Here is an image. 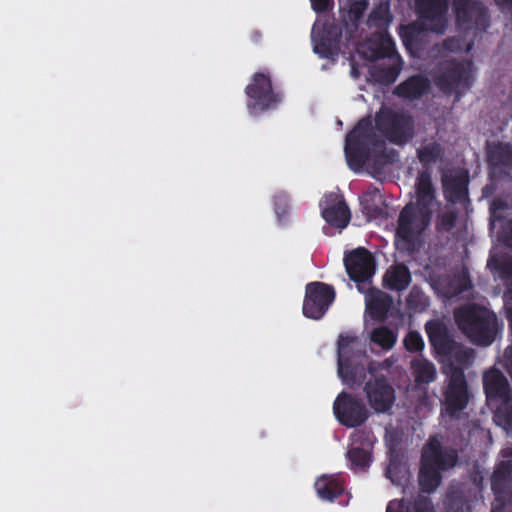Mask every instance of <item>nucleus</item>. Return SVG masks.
I'll use <instances>...</instances> for the list:
<instances>
[{"instance_id": "obj_35", "label": "nucleus", "mask_w": 512, "mask_h": 512, "mask_svg": "<svg viewBox=\"0 0 512 512\" xmlns=\"http://www.w3.org/2000/svg\"><path fill=\"white\" fill-rule=\"evenodd\" d=\"M497 422L504 427L507 431H512V409L504 414L498 410L496 414Z\"/></svg>"}, {"instance_id": "obj_6", "label": "nucleus", "mask_w": 512, "mask_h": 512, "mask_svg": "<svg viewBox=\"0 0 512 512\" xmlns=\"http://www.w3.org/2000/svg\"><path fill=\"white\" fill-rule=\"evenodd\" d=\"M372 124L361 120L346 137L345 155L349 167L359 171L367 160V147L371 138Z\"/></svg>"}, {"instance_id": "obj_41", "label": "nucleus", "mask_w": 512, "mask_h": 512, "mask_svg": "<svg viewBox=\"0 0 512 512\" xmlns=\"http://www.w3.org/2000/svg\"><path fill=\"white\" fill-rule=\"evenodd\" d=\"M488 267L491 270H498L500 268L498 262L495 260V258L493 256L488 261Z\"/></svg>"}, {"instance_id": "obj_3", "label": "nucleus", "mask_w": 512, "mask_h": 512, "mask_svg": "<svg viewBox=\"0 0 512 512\" xmlns=\"http://www.w3.org/2000/svg\"><path fill=\"white\" fill-rule=\"evenodd\" d=\"M455 317L460 329L473 342L480 345H489L493 341L498 323L496 316L489 310L477 306H468L459 309Z\"/></svg>"}, {"instance_id": "obj_12", "label": "nucleus", "mask_w": 512, "mask_h": 512, "mask_svg": "<svg viewBox=\"0 0 512 512\" xmlns=\"http://www.w3.org/2000/svg\"><path fill=\"white\" fill-rule=\"evenodd\" d=\"M346 271L350 278L360 283H366L375 272L372 255L363 248H358L344 258Z\"/></svg>"}, {"instance_id": "obj_31", "label": "nucleus", "mask_w": 512, "mask_h": 512, "mask_svg": "<svg viewBox=\"0 0 512 512\" xmlns=\"http://www.w3.org/2000/svg\"><path fill=\"white\" fill-rule=\"evenodd\" d=\"M348 457L354 467L365 468L371 462V456L368 451L358 448L351 449L348 452Z\"/></svg>"}, {"instance_id": "obj_44", "label": "nucleus", "mask_w": 512, "mask_h": 512, "mask_svg": "<svg viewBox=\"0 0 512 512\" xmlns=\"http://www.w3.org/2000/svg\"><path fill=\"white\" fill-rule=\"evenodd\" d=\"M351 75H352V77H354V78H357V77H358V75H359L358 70H357L354 66H353V67H352V69H351Z\"/></svg>"}, {"instance_id": "obj_10", "label": "nucleus", "mask_w": 512, "mask_h": 512, "mask_svg": "<svg viewBox=\"0 0 512 512\" xmlns=\"http://www.w3.org/2000/svg\"><path fill=\"white\" fill-rule=\"evenodd\" d=\"M246 93L250 98L248 107L252 114L270 108L277 101L272 92L269 77L262 73L253 76L250 84L246 87Z\"/></svg>"}, {"instance_id": "obj_32", "label": "nucleus", "mask_w": 512, "mask_h": 512, "mask_svg": "<svg viewBox=\"0 0 512 512\" xmlns=\"http://www.w3.org/2000/svg\"><path fill=\"white\" fill-rule=\"evenodd\" d=\"M407 476V468L404 464L391 462L388 470L387 477L396 484H400L401 481Z\"/></svg>"}, {"instance_id": "obj_37", "label": "nucleus", "mask_w": 512, "mask_h": 512, "mask_svg": "<svg viewBox=\"0 0 512 512\" xmlns=\"http://www.w3.org/2000/svg\"><path fill=\"white\" fill-rule=\"evenodd\" d=\"M310 1H311L313 10L316 12H321V11L326 10L331 4V0H310Z\"/></svg>"}, {"instance_id": "obj_19", "label": "nucleus", "mask_w": 512, "mask_h": 512, "mask_svg": "<svg viewBox=\"0 0 512 512\" xmlns=\"http://www.w3.org/2000/svg\"><path fill=\"white\" fill-rule=\"evenodd\" d=\"M314 486L318 497L324 501L332 502L342 492L336 475H322L316 479Z\"/></svg>"}, {"instance_id": "obj_1", "label": "nucleus", "mask_w": 512, "mask_h": 512, "mask_svg": "<svg viewBox=\"0 0 512 512\" xmlns=\"http://www.w3.org/2000/svg\"><path fill=\"white\" fill-rule=\"evenodd\" d=\"M367 359L361 350L359 339L351 333H343L338 341V375L348 386L360 384L366 378Z\"/></svg>"}, {"instance_id": "obj_47", "label": "nucleus", "mask_w": 512, "mask_h": 512, "mask_svg": "<svg viewBox=\"0 0 512 512\" xmlns=\"http://www.w3.org/2000/svg\"><path fill=\"white\" fill-rule=\"evenodd\" d=\"M381 118H382V116H381V115H379V116L377 117V122H378V124H379V125H381Z\"/></svg>"}, {"instance_id": "obj_45", "label": "nucleus", "mask_w": 512, "mask_h": 512, "mask_svg": "<svg viewBox=\"0 0 512 512\" xmlns=\"http://www.w3.org/2000/svg\"><path fill=\"white\" fill-rule=\"evenodd\" d=\"M391 364H392V360L387 359L386 361H384V362L382 363V366L389 367Z\"/></svg>"}, {"instance_id": "obj_38", "label": "nucleus", "mask_w": 512, "mask_h": 512, "mask_svg": "<svg viewBox=\"0 0 512 512\" xmlns=\"http://www.w3.org/2000/svg\"><path fill=\"white\" fill-rule=\"evenodd\" d=\"M495 2L502 12L512 15V0H495Z\"/></svg>"}, {"instance_id": "obj_15", "label": "nucleus", "mask_w": 512, "mask_h": 512, "mask_svg": "<svg viewBox=\"0 0 512 512\" xmlns=\"http://www.w3.org/2000/svg\"><path fill=\"white\" fill-rule=\"evenodd\" d=\"M409 205H413L418 213L427 214L429 219H431V215L438 210L439 204L435 197V190L427 174H421L419 176L416 184L415 202Z\"/></svg>"}, {"instance_id": "obj_5", "label": "nucleus", "mask_w": 512, "mask_h": 512, "mask_svg": "<svg viewBox=\"0 0 512 512\" xmlns=\"http://www.w3.org/2000/svg\"><path fill=\"white\" fill-rule=\"evenodd\" d=\"M395 244L399 250L412 251L420 243L422 233L430 219L427 214L418 213L413 205H407L399 216Z\"/></svg>"}, {"instance_id": "obj_43", "label": "nucleus", "mask_w": 512, "mask_h": 512, "mask_svg": "<svg viewBox=\"0 0 512 512\" xmlns=\"http://www.w3.org/2000/svg\"><path fill=\"white\" fill-rule=\"evenodd\" d=\"M349 1H350V0H339L340 8H341L342 10H345V9H346V6L349 4Z\"/></svg>"}, {"instance_id": "obj_36", "label": "nucleus", "mask_w": 512, "mask_h": 512, "mask_svg": "<svg viewBox=\"0 0 512 512\" xmlns=\"http://www.w3.org/2000/svg\"><path fill=\"white\" fill-rule=\"evenodd\" d=\"M440 153L438 145L426 146L420 153V157L424 161H429L434 157H437Z\"/></svg>"}, {"instance_id": "obj_29", "label": "nucleus", "mask_w": 512, "mask_h": 512, "mask_svg": "<svg viewBox=\"0 0 512 512\" xmlns=\"http://www.w3.org/2000/svg\"><path fill=\"white\" fill-rule=\"evenodd\" d=\"M488 157L493 165L512 164V154L508 145L498 144L489 146Z\"/></svg>"}, {"instance_id": "obj_8", "label": "nucleus", "mask_w": 512, "mask_h": 512, "mask_svg": "<svg viewBox=\"0 0 512 512\" xmlns=\"http://www.w3.org/2000/svg\"><path fill=\"white\" fill-rule=\"evenodd\" d=\"M337 420L347 426L356 427L364 423L369 415L367 408L357 399L346 393L337 396L333 405Z\"/></svg>"}, {"instance_id": "obj_33", "label": "nucleus", "mask_w": 512, "mask_h": 512, "mask_svg": "<svg viewBox=\"0 0 512 512\" xmlns=\"http://www.w3.org/2000/svg\"><path fill=\"white\" fill-rule=\"evenodd\" d=\"M404 345L407 350L417 352L423 349L424 342L418 332L410 331L404 338Z\"/></svg>"}, {"instance_id": "obj_2", "label": "nucleus", "mask_w": 512, "mask_h": 512, "mask_svg": "<svg viewBox=\"0 0 512 512\" xmlns=\"http://www.w3.org/2000/svg\"><path fill=\"white\" fill-rule=\"evenodd\" d=\"M392 19L389 1L380 0L373 5L368 25L371 29H375L376 38L361 44L357 49L358 54L368 60H373L391 50L392 42L386 31Z\"/></svg>"}, {"instance_id": "obj_26", "label": "nucleus", "mask_w": 512, "mask_h": 512, "mask_svg": "<svg viewBox=\"0 0 512 512\" xmlns=\"http://www.w3.org/2000/svg\"><path fill=\"white\" fill-rule=\"evenodd\" d=\"M412 373L417 383H430L436 377L434 365L424 359H416L411 365Z\"/></svg>"}, {"instance_id": "obj_4", "label": "nucleus", "mask_w": 512, "mask_h": 512, "mask_svg": "<svg viewBox=\"0 0 512 512\" xmlns=\"http://www.w3.org/2000/svg\"><path fill=\"white\" fill-rule=\"evenodd\" d=\"M453 451L441 450V443L437 437L430 439L422 455V466L419 473V483L426 492L435 490L440 484V472L455 464Z\"/></svg>"}, {"instance_id": "obj_28", "label": "nucleus", "mask_w": 512, "mask_h": 512, "mask_svg": "<svg viewBox=\"0 0 512 512\" xmlns=\"http://www.w3.org/2000/svg\"><path fill=\"white\" fill-rule=\"evenodd\" d=\"M426 332L431 343L435 347L442 348L446 341V328L444 324L438 320H432L426 324Z\"/></svg>"}, {"instance_id": "obj_14", "label": "nucleus", "mask_w": 512, "mask_h": 512, "mask_svg": "<svg viewBox=\"0 0 512 512\" xmlns=\"http://www.w3.org/2000/svg\"><path fill=\"white\" fill-rule=\"evenodd\" d=\"M322 216L326 222L343 229L350 220V212L342 198L336 193L325 195L321 201Z\"/></svg>"}, {"instance_id": "obj_39", "label": "nucleus", "mask_w": 512, "mask_h": 512, "mask_svg": "<svg viewBox=\"0 0 512 512\" xmlns=\"http://www.w3.org/2000/svg\"><path fill=\"white\" fill-rule=\"evenodd\" d=\"M504 359H505V366L507 367V370L512 377V348H509L506 350Z\"/></svg>"}, {"instance_id": "obj_25", "label": "nucleus", "mask_w": 512, "mask_h": 512, "mask_svg": "<svg viewBox=\"0 0 512 512\" xmlns=\"http://www.w3.org/2000/svg\"><path fill=\"white\" fill-rule=\"evenodd\" d=\"M386 512H434V510L427 497H419L410 505H406L403 501H391Z\"/></svg>"}, {"instance_id": "obj_46", "label": "nucleus", "mask_w": 512, "mask_h": 512, "mask_svg": "<svg viewBox=\"0 0 512 512\" xmlns=\"http://www.w3.org/2000/svg\"><path fill=\"white\" fill-rule=\"evenodd\" d=\"M395 78H396V74L393 73L391 76L387 77V80L393 81V80H395Z\"/></svg>"}, {"instance_id": "obj_24", "label": "nucleus", "mask_w": 512, "mask_h": 512, "mask_svg": "<svg viewBox=\"0 0 512 512\" xmlns=\"http://www.w3.org/2000/svg\"><path fill=\"white\" fill-rule=\"evenodd\" d=\"M322 27L319 23H315L312 28V41L314 44V52L320 57L330 58L336 54V47L330 41L322 37Z\"/></svg>"}, {"instance_id": "obj_23", "label": "nucleus", "mask_w": 512, "mask_h": 512, "mask_svg": "<svg viewBox=\"0 0 512 512\" xmlns=\"http://www.w3.org/2000/svg\"><path fill=\"white\" fill-rule=\"evenodd\" d=\"M472 74L473 68L470 62L457 65L451 74L452 83L446 84L441 82L440 85L447 90L458 89L460 86H466L469 84Z\"/></svg>"}, {"instance_id": "obj_40", "label": "nucleus", "mask_w": 512, "mask_h": 512, "mask_svg": "<svg viewBox=\"0 0 512 512\" xmlns=\"http://www.w3.org/2000/svg\"><path fill=\"white\" fill-rule=\"evenodd\" d=\"M416 30V26L408 27L405 34L403 35V41L407 46L411 45V41L408 39V34H413Z\"/></svg>"}, {"instance_id": "obj_22", "label": "nucleus", "mask_w": 512, "mask_h": 512, "mask_svg": "<svg viewBox=\"0 0 512 512\" xmlns=\"http://www.w3.org/2000/svg\"><path fill=\"white\" fill-rule=\"evenodd\" d=\"M384 282L391 289L402 290L410 282L409 271L402 265L391 267L385 274Z\"/></svg>"}, {"instance_id": "obj_17", "label": "nucleus", "mask_w": 512, "mask_h": 512, "mask_svg": "<svg viewBox=\"0 0 512 512\" xmlns=\"http://www.w3.org/2000/svg\"><path fill=\"white\" fill-rule=\"evenodd\" d=\"M358 290L365 294L366 314L372 318H383L390 307L388 296L375 289L365 291L362 285H358Z\"/></svg>"}, {"instance_id": "obj_42", "label": "nucleus", "mask_w": 512, "mask_h": 512, "mask_svg": "<svg viewBox=\"0 0 512 512\" xmlns=\"http://www.w3.org/2000/svg\"><path fill=\"white\" fill-rule=\"evenodd\" d=\"M468 2V0H455V6H456V10H457V17L458 18H461V14H460V7L463 5V4H466Z\"/></svg>"}, {"instance_id": "obj_30", "label": "nucleus", "mask_w": 512, "mask_h": 512, "mask_svg": "<svg viewBox=\"0 0 512 512\" xmlns=\"http://www.w3.org/2000/svg\"><path fill=\"white\" fill-rule=\"evenodd\" d=\"M371 340L383 349L389 350L396 343V335L391 330L380 327L371 333Z\"/></svg>"}, {"instance_id": "obj_20", "label": "nucleus", "mask_w": 512, "mask_h": 512, "mask_svg": "<svg viewBox=\"0 0 512 512\" xmlns=\"http://www.w3.org/2000/svg\"><path fill=\"white\" fill-rule=\"evenodd\" d=\"M412 133L411 120L408 117H393L390 119V127L386 130V136L395 143L401 144L408 140Z\"/></svg>"}, {"instance_id": "obj_11", "label": "nucleus", "mask_w": 512, "mask_h": 512, "mask_svg": "<svg viewBox=\"0 0 512 512\" xmlns=\"http://www.w3.org/2000/svg\"><path fill=\"white\" fill-rule=\"evenodd\" d=\"M445 373L449 376V383L446 391L445 411L450 415H456L467 404L468 396L464 375L458 367L444 368Z\"/></svg>"}, {"instance_id": "obj_34", "label": "nucleus", "mask_w": 512, "mask_h": 512, "mask_svg": "<svg viewBox=\"0 0 512 512\" xmlns=\"http://www.w3.org/2000/svg\"><path fill=\"white\" fill-rule=\"evenodd\" d=\"M366 2L365 1H357L353 2L351 4H348L346 8L348 7V17L350 21H356L358 20L364 10L366 9Z\"/></svg>"}, {"instance_id": "obj_9", "label": "nucleus", "mask_w": 512, "mask_h": 512, "mask_svg": "<svg viewBox=\"0 0 512 512\" xmlns=\"http://www.w3.org/2000/svg\"><path fill=\"white\" fill-rule=\"evenodd\" d=\"M378 368L370 364L369 374L371 378L367 381L365 392L370 406L378 413L388 411L394 402V390L383 378L374 377L373 373Z\"/></svg>"}, {"instance_id": "obj_7", "label": "nucleus", "mask_w": 512, "mask_h": 512, "mask_svg": "<svg viewBox=\"0 0 512 512\" xmlns=\"http://www.w3.org/2000/svg\"><path fill=\"white\" fill-rule=\"evenodd\" d=\"M334 298L335 292L327 284L321 282L308 284L302 307L303 315L314 320L322 318Z\"/></svg>"}, {"instance_id": "obj_16", "label": "nucleus", "mask_w": 512, "mask_h": 512, "mask_svg": "<svg viewBox=\"0 0 512 512\" xmlns=\"http://www.w3.org/2000/svg\"><path fill=\"white\" fill-rule=\"evenodd\" d=\"M511 461H501L492 474L491 485L495 493V501L492 504V512H510L507 505L502 500V488L508 482V476L511 472Z\"/></svg>"}, {"instance_id": "obj_21", "label": "nucleus", "mask_w": 512, "mask_h": 512, "mask_svg": "<svg viewBox=\"0 0 512 512\" xmlns=\"http://www.w3.org/2000/svg\"><path fill=\"white\" fill-rule=\"evenodd\" d=\"M443 185L448 200L455 202L465 199L467 180L463 173H458L455 177L445 175Z\"/></svg>"}, {"instance_id": "obj_18", "label": "nucleus", "mask_w": 512, "mask_h": 512, "mask_svg": "<svg viewBox=\"0 0 512 512\" xmlns=\"http://www.w3.org/2000/svg\"><path fill=\"white\" fill-rule=\"evenodd\" d=\"M484 388L489 402L508 399V383L497 370H490L484 375Z\"/></svg>"}, {"instance_id": "obj_13", "label": "nucleus", "mask_w": 512, "mask_h": 512, "mask_svg": "<svg viewBox=\"0 0 512 512\" xmlns=\"http://www.w3.org/2000/svg\"><path fill=\"white\" fill-rule=\"evenodd\" d=\"M421 25L435 32H442L445 26V12L448 0H418Z\"/></svg>"}, {"instance_id": "obj_27", "label": "nucleus", "mask_w": 512, "mask_h": 512, "mask_svg": "<svg viewBox=\"0 0 512 512\" xmlns=\"http://www.w3.org/2000/svg\"><path fill=\"white\" fill-rule=\"evenodd\" d=\"M428 87L427 80L422 77H412L402 85H400L396 92L398 95L407 98H416L423 94Z\"/></svg>"}]
</instances>
